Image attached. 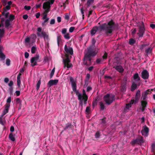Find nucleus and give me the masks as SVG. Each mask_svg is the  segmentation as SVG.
Wrapping results in <instances>:
<instances>
[{
  "label": "nucleus",
  "mask_w": 155,
  "mask_h": 155,
  "mask_svg": "<svg viewBox=\"0 0 155 155\" xmlns=\"http://www.w3.org/2000/svg\"><path fill=\"white\" fill-rule=\"evenodd\" d=\"M107 56V54L106 53H105L104 54V55L103 56V58H103V60H104V59H106Z\"/></svg>",
  "instance_id": "a18cd8bd"
},
{
  "label": "nucleus",
  "mask_w": 155,
  "mask_h": 155,
  "mask_svg": "<svg viewBox=\"0 0 155 155\" xmlns=\"http://www.w3.org/2000/svg\"><path fill=\"white\" fill-rule=\"evenodd\" d=\"M21 74L19 73L17 77V83L18 86L19 87L21 86Z\"/></svg>",
  "instance_id": "412c9836"
},
{
  "label": "nucleus",
  "mask_w": 155,
  "mask_h": 155,
  "mask_svg": "<svg viewBox=\"0 0 155 155\" xmlns=\"http://www.w3.org/2000/svg\"><path fill=\"white\" fill-rule=\"evenodd\" d=\"M75 28L74 27H71L69 29V31L70 33H72L74 31Z\"/></svg>",
  "instance_id": "c03bdc74"
},
{
  "label": "nucleus",
  "mask_w": 155,
  "mask_h": 155,
  "mask_svg": "<svg viewBox=\"0 0 155 155\" xmlns=\"http://www.w3.org/2000/svg\"><path fill=\"white\" fill-rule=\"evenodd\" d=\"M152 51V49L150 48H147L146 50V52L147 54H150L151 53Z\"/></svg>",
  "instance_id": "7c9ffc66"
},
{
  "label": "nucleus",
  "mask_w": 155,
  "mask_h": 155,
  "mask_svg": "<svg viewBox=\"0 0 155 155\" xmlns=\"http://www.w3.org/2000/svg\"><path fill=\"white\" fill-rule=\"evenodd\" d=\"M115 28V24L113 21H110L107 23H105L99 26H95L93 28L91 31V35H94L97 32H100L104 30L106 34L111 33Z\"/></svg>",
  "instance_id": "f257e3e1"
},
{
  "label": "nucleus",
  "mask_w": 155,
  "mask_h": 155,
  "mask_svg": "<svg viewBox=\"0 0 155 155\" xmlns=\"http://www.w3.org/2000/svg\"><path fill=\"white\" fill-rule=\"evenodd\" d=\"M81 14H82V16H83V19L84 18V11L83 10V8H81Z\"/></svg>",
  "instance_id": "052dcab7"
},
{
  "label": "nucleus",
  "mask_w": 155,
  "mask_h": 155,
  "mask_svg": "<svg viewBox=\"0 0 155 155\" xmlns=\"http://www.w3.org/2000/svg\"><path fill=\"white\" fill-rule=\"evenodd\" d=\"M39 58V55L37 54L35 56L32 57L31 60V65L32 66H34L36 65L37 62L38 61Z\"/></svg>",
  "instance_id": "9d476101"
},
{
  "label": "nucleus",
  "mask_w": 155,
  "mask_h": 155,
  "mask_svg": "<svg viewBox=\"0 0 155 155\" xmlns=\"http://www.w3.org/2000/svg\"><path fill=\"white\" fill-rule=\"evenodd\" d=\"M134 100H132L129 104H126L125 108L124 109V111L125 112H128L131 108L132 104H134Z\"/></svg>",
  "instance_id": "2eb2a0df"
},
{
  "label": "nucleus",
  "mask_w": 155,
  "mask_h": 155,
  "mask_svg": "<svg viewBox=\"0 0 155 155\" xmlns=\"http://www.w3.org/2000/svg\"><path fill=\"white\" fill-rule=\"evenodd\" d=\"M142 78L143 79H148L149 77V73L146 70H144L141 73Z\"/></svg>",
  "instance_id": "dca6fc26"
},
{
  "label": "nucleus",
  "mask_w": 155,
  "mask_h": 155,
  "mask_svg": "<svg viewBox=\"0 0 155 155\" xmlns=\"http://www.w3.org/2000/svg\"><path fill=\"white\" fill-rule=\"evenodd\" d=\"M115 96L114 95L107 94L104 97V99L106 103L110 104L114 100Z\"/></svg>",
  "instance_id": "6e6552de"
},
{
  "label": "nucleus",
  "mask_w": 155,
  "mask_h": 155,
  "mask_svg": "<svg viewBox=\"0 0 155 155\" xmlns=\"http://www.w3.org/2000/svg\"><path fill=\"white\" fill-rule=\"evenodd\" d=\"M140 90H138L135 96L136 100L135 101V103H136L138 99L140 98Z\"/></svg>",
  "instance_id": "4be33fe9"
},
{
  "label": "nucleus",
  "mask_w": 155,
  "mask_h": 155,
  "mask_svg": "<svg viewBox=\"0 0 155 155\" xmlns=\"http://www.w3.org/2000/svg\"><path fill=\"white\" fill-rule=\"evenodd\" d=\"M95 136L96 138L99 137L100 136L99 133L98 132H97L95 134Z\"/></svg>",
  "instance_id": "5fc2aeb1"
},
{
  "label": "nucleus",
  "mask_w": 155,
  "mask_h": 155,
  "mask_svg": "<svg viewBox=\"0 0 155 155\" xmlns=\"http://www.w3.org/2000/svg\"><path fill=\"white\" fill-rule=\"evenodd\" d=\"M143 128L141 131V133L143 136H147L148 135L149 129L146 126H144Z\"/></svg>",
  "instance_id": "ddd939ff"
},
{
  "label": "nucleus",
  "mask_w": 155,
  "mask_h": 155,
  "mask_svg": "<svg viewBox=\"0 0 155 155\" xmlns=\"http://www.w3.org/2000/svg\"><path fill=\"white\" fill-rule=\"evenodd\" d=\"M10 6L9 5H7L6 7L4 8V11L5 12H6L7 11L10 9Z\"/></svg>",
  "instance_id": "a19ab883"
},
{
  "label": "nucleus",
  "mask_w": 155,
  "mask_h": 155,
  "mask_svg": "<svg viewBox=\"0 0 155 155\" xmlns=\"http://www.w3.org/2000/svg\"><path fill=\"white\" fill-rule=\"evenodd\" d=\"M67 29L66 28H63L62 29L61 32L64 35L67 33Z\"/></svg>",
  "instance_id": "09e8293b"
},
{
  "label": "nucleus",
  "mask_w": 155,
  "mask_h": 155,
  "mask_svg": "<svg viewBox=\"0 0 155 155\" xmlns=\"http://www.w3.org/2000/svg\"><path fill=\"white\" fill-rule=\"evenodd\" d=\"M55 20L54 19H51L50 22V24L51 25H53L55 23Z\"/></svg>",
  "instance_id": "de8ad7c7"
},
{
  "label": "nucleus",
  "mask_w": 155,
  "mask_h": 155,
  "mask_svg": "<svg viewBox=\"0 0 155 155\" xmlns=\"http://www.w3.org/2000/svg\"><path fill=\"white\" fill-rule=\"evenodd\" d=\"M101 124L103 125L104 124L106 123V121L104 119H103L101 120Z\"/></svg>",
  "instance_id": "13d9d810"
},
{
  "label": "nucleus",
  "mask_w": 155,
  "mask_h": 155,
  "mask_svg": "<svg viewBox=\"0 0 155 155\" xmlns=\"http://www.w3.org/2000/svg\"><path fill=\"white\" fill-rule=\"evenodd\" d=\"M135 42V41L134 39L133 38H131L129 40V43L130 45H132L134 44V43Z\"/></svg>",
  "instance_id": "c756f323"
},
{
  "label": "nucleus",
  "mask_w": 155,
  "mask_h": 155,
  "mask_svg": "<svg viewBox=\"0 0 155 155\" xmlns=\"http://www.w3.org/2000/svg\"><path fill=\"white\" fill-rule=\"evenodd\" d=\"M21 102L20 99L19 98H17L16 99V103L17 104H19Z\"/></svg>",
  "instance_id": "bf43d9fd"
},
{
  "label": "nucleus",
  "mask_w": 155,
  "mask_h": 155,
  "mask_svg": "<svg viewBox=\"0 0 155 155\" xmlns=\"http://www.w3.org/2000/svg\"><path fill=\"white\" fill-rule=\"evenodd\" d=\"M61 41V36L60 35H58L57 36V41L58 45L59 46L60 43Z\"/></svg>",
  "instance_id": "393cba45"
},
{
  "label": "nucleus",
  "mask_w": 155,
  "mask_h": 155,
  "mask_svg": "<svg viewBox=\"0 0 155 155\" xmlns=\"http://www.w3.org/2000/svg\"><path fill=\"white\" fill-rule=\"evenodd\" d=\"M3 47L0 45V58L2 60H5V56L4 54L2 52V50Z\"/></svg>",
  "instance_id": "aec40b11"
},
{
  "label": "nucleus",
  "mask_w": 155,
  "mask_h": 155,
  "mask_svg": "<svg viewBox=\"0 0 155 155\" xmlns=\"http://www.w3.org/2000/svg\"><path fill=\"white\" fill-rule=\"evenodd\" d=\"M36 50V47L35 46H33L31 49V52L32 53L34 54Z\"/></svg>",
  "instance_id": "2f4dec72"
},
{
  "label": "nucleus",
  "mask_w": 155,
  "mask_h": 155,
  "mask_svg": "<svg viewBox=\"0 0 155 155\" xmlns=\"http://www.w3.org/2000/svg\"><path fill=\"white\" fill-rule=\"evenodd\" d=\"M28 16L26 15H23V18H24V19L25 20L27 19L28 18Z\"/></svg>",
  "instance_id": "e2e57ef3"
},
{
  "label": "nucleus",
  "mask_w": 155,
  "mask_h": 155,
  "mask_svg": "<svg viewBox=\"0 0 155 155\" xmlns=\"http://www.w3.org/2000/svg\"><path fill=\"white\" fill-rule=\"evenodd\" d=\"M55 71V68H54L52 70L50 74V78H51L53 76Z\"/></svg>",
  "instance_id": "ea45409f"
},
{
  "label": "nucleus",
  "mask_w": 155,
  "mask_h": 155,
  "mask_svg": "<svg viewBox=\"0 0 155 155\" xmlns=\"http://www.w3.org/2000/svg\"><path fill=\"white\" fill-rule=\"evenodd\" d=\"M136 31V29L135 28H134L132 30V34L133 35L135 34Z\"/></svg>",
  "instance_id": "338daca9"
},
{
  "label": "nucleus",
  "mask_w": 155,
  "mask_h": 155,
  "mask_svg": "<svg viewBox=\"0 0 155 155\" xmlns=\"http://www.w3.org/2000/svg\"><path fill=\"white\" fill-rule=\"evenodd\" d=\"M10 131L11 132H13L14 130V128L13 126H12L10 129Z\"/></svg>",
  "instance_id": "774afa93"
},
{
  "label": "nucleus",
  "mask_w": 155,
  "mask_h": 155,
  "mask_svg": "<svg viewBox=\"0 0 155 155\" xmlns=\"http://www.w3.org/2000/svg\"><path fill=\"white\" fill-rule=\"evenodd\" d=\"M6 64L8 66L10 65V59H7L6 60Z\"/></svg>",
  "instance_id": "79ce46f5"
},
{
  "label": "nucleus",
  "mask_w": 155,
  "mask_h": 155,
  "mask_svg": "<svg viewBox=\"0 0 155 155\" xmlns=\"http://www.w3.org/2000/svg\"><path fill=\"white\" fill-rule=\"evenodd\" d=\"M57 20L58 22H60L61 21V18L60 17H58L57 18Z\"/></svg>",
  "instance_id": "680f3d73"
},
{
  "label": "nucleus",
  "mask_w": 155,
  "mask_h": 155,
  "mask_svg": "<svg viewBox=\"0 0 155 155\" xmlns=\"http://www.w3.org/2000/svg\"><path fill=\"white\" fill-rule=\"evenodd\" d=\"M90 107H86V112L87 114H89L90 112Z\"/></svg>",
  "instance_id": "8fccbe9b"
},
{
  "label": "nucleus",
  "mask_w": 155,
  "mask_h": 155,
  "mask_svg": "<svg viewBox=\"0 0 155 155\" xmlns=\"http://www.w3.org/2000/svg\"><path fill=\"white\" fill-rule=\"evenodd\" d=\"M11 97H8L7 100V103L6 104L9 103V104H10V103L11 102Z\"/></svg>",
  "instance_id": "3c124183"
},
{
  "label": "nucleus",
  "mask_w": 155,
  "mask_h": 155,
  "mask_svg": "<svg viewBox=\"0 0 155 155\" xmlns=\"http://www.w3.org/2000/svg\"><path fill=\"white\" fill-rule=\"evenodd\" d=\"M10 21L9 19H7L5 21V26L7 27H8L10 25Z\"/></svg>",
  "instance_id": "c85d7f7f"
},
{
  "label": "nucleus",
  "mask_w": 155,
  "mask_h": 155,
  "mask_svg": "<svg viewBox=\"0 0 155 155\" xmlns=\"http://www.w3.org/2000/svg\"><path fill=\"white\" fill-rule=\"evenodd\" d=\"M43 1H45V0H43ZM46 1V2H48L49 4L50 5H52L53 4L54 2V0H45Z\"/></svg>",
  "instance_id": "72a5a7b5"
},
{
  "label": "nucleus",
  "mask_w": 155,
  "mask_h": 155,
  "mask_svg": "<svg viewBox=\"0 0 155 155\" xmlns=\"http://www.w3.org/2000/svg\"><path fill=\"white\" fill-rule=\"evenodd\" d=\"M25 41L26 43L31 42V40L30 37H27L25 38Z\"/></svg>",
  "instance_id": "e433bc0d"
},
{
  "label": "nucleus",
  "mask_w": 155,
  "mask_h": 155,
  "mask_svg": "<svg viewBox=\"0 0 155 155\" xmlns=\"http://www.w3.org/2000/svg\"><path fill=\"white\" fill-rule=\"evenodd\" d=\"M149 92V90H147L145 91L142 94V96L141 98L142 100L141 103L142 107L141 108V109L142 111H143L145 110V108L147 104V102L145 100L146 99L147 96Z\"/></svg>",
  "instance_id": "423d86ee"
},
{
  "label": "nucleus",
  "mask_w": 155,
  "mask_h": 155,
  "mask_svg": "<svg viewBox=\"0 0 155 155\" xmlns=\"http://www.w3.org/2000/svg\"><path fill=\"white\" fill-rule=\"evenodd\" d=\"M31 7L29 6L25 5L24 7V8L25 9L29 10L31 9Z\"/></svg>",
  "instance_id": "49530a36"
},
{
  "label": "nucleus",
  "mask_w": 155,
  "mask_h": 155,
  "mask_svg": "<svg viewBox=\"0 0 155 155\" xmlns=\"http://www.w3.org/2000/svg\"><path fill=\"white\" fill-rule=\"evenodd\" d=\"M93 2V0H88L87 2V5L88 6H89L91 5Z\"/></svg>",
  "instance_id": "f704fd0d"
},
{
  "label": "nucleus",
  "mask_w": 155,
  "mask_h": 155,
  "mask_svg": "<svg viewBox=\"0 0 155 155\" xmlns=\"http://www.w3.org/2000/svg\"><path fill=\"white\" fill-rule=\"evenodd\" d=\"M36 34L38 37H43L45 41H47V42L49 41L50 39L48 33L42 31V28L41 27L38 28Z\"/></svg>",
  "instance_id": "20e7f679"
},
{
  "label": "nucleus",
  "mask_w": 155,
  "mask_h": 155,
  "mask_svg": "<svg viewBox=\"0 0 155 155\" xmlns=\"http://www.w3.org/2000/svg\"><path fill=\"white\" fill-rule=\"evenodd\" d=\"M13 84V82L12 81H10L8 85L10 87H12V86Z\"/></svg>",
  "instance_id": "864d4df0"
},
{
  "label": "nucleus",
  "mask_w": 155,
  "mask_h": 155,
  "mask_svg": "<svg viewBox=\"0 0 155 155\" xmlns=\"http://www.w3.org/2000/svg\"><path fill=\"white\" fill-rule=\"evenodd\" d=\"M58 82V80H50L48 83V85L49 87L53 85H56Z\"/></svg>",
  "instance_id": "f3484780"
},
{
  "label": "nucleus",
  "mask_w": 155,
  "mask_h": 155,
  "mask_svg": "<svg viewBox=\"0 0 155 155\" xmlns=\"http://www.w3.org/2000/svg\"><path fill=\"white\" fill-rule=\"evenodd\" d=\"M64 50L66 53L68 54L72 55L73 54L72 48L69 47H68L66 45L65 46Z\"/></svg>",
  "instance_id": "4468645a"
},
{
  "label": "nucleus",
  "mask_w": 155,
  "mask_h": 155,
  "mask_svg": "<svg viewBox=\"0 0 155 155\" xmlns=\"http://www.w3.org/2000/svg\"><path fill=\"white\" fill-rule=\"evenodd\" d=\"M41 84V80L40 79L37 82L36 84V89L37 91H38L40 87Z\"/></svg>",
  "instance_id": "bb28decb"
},
{
  "label": "nucleus",
  "mask_w": 155,
  "mask_h": 155,
  "mask_svg": "<svg viewBox=\"0 0 155 155\" xmlns=\"http://www.w3.org/2000/svg\"><path fill=\"white\" fill-rule=\"evenodd\" d=\"M97 51L93 49L91 47H90L87 49V51L85 54L83 61L84 64L85 65L87 64V61L89 62L91 60V57L92 56H94L97 54Z\"/></svg>",
  "instance_id": "7ed1b4c3"
},
{
  "label": "nucleus",
  "mask_w": 155,
  "mask_h": 155,
  "mask_svg": "<svg viewBox=\"0 0 155 155\" xmlns=\"http://www.w3.org/2000/svg\"><path fill=\"white\" fill-rule=\"evenodd\" d=\"M144 142V140L142 137L140 136L139 137L136 139L134 140L131 142L132 144H140Z\"/></svg>",
  "instance_id": "9b49d317"
},
{
  "label": "nucleus",
  "mask_w": 155,
  "mask_h": 155,
  "mask_svg": "<svg viewBox=\"0 0 155 155\" xmlns=\"http://www.w3.org/2000/svg\"><path fill=\"white\" fill-rule=\"evenodd\" d=\"M115 69L120 73L123 72L124 69L123 67L120 65L116 66L114 67Z\"/></svg>",
  "instance_id": "6ab92c4d"
},
{
  "label": "nucleus",
  "mask_w": 155,
  "mask_h": 155,
  "mask_svg": "<svg viewBox=\"0 0 155 155\" xmlns=\"http://www.w3.org/2000/svg\"><path fill=\"white\" fill-rule=\"evenodd\" d=\"M0 124H1L2 125H4V123L2 121V117H0Z\"/></svg>",
  "instance_id": "0e129e2a"
},
{
  "label": "nucleus",
  "mask_w": 155,
  "mask_h": 155,
  "mask_svg": "<svg viewBox=\"0 0 155 155\" xmlns=\"http://www.w3.org/2000/svg\"><path fill=\"white\" fill-rule=\"evenodd\" d=\"M15 93L16 94V96H18L20 94V92L19 91H16Z\"/></svg>",
  "instance_id": "69168bd1"
},
{
  "label": "nucleus",
  "mask_w": 155,
  "mask_h": 155,
  "mask_svg": "<svg viewBox=\"0 0 155 155\" xmlns=\"http://www.w3.org/2000/svg\"><path fill=\"white\" fill-rule=\"evenodd\" d=\"M14 18V16L12 15H10L9 19L10 21H12Z\"/></svg>",
  "instance_id": "37998d69"
},
{
  "label": "nucleus",
  "mask_w": 155,
  "mask_h": 155,
  "mask_svg": "<svg viewBox=\"0 0 155 155\" xmlns=\"http://www.w3.org/2000/svg\"><path fill=\"white\" fill-rule=\"evenodd\" d=\"M134 79L135 81H140V78L138 74L136 73L134 75Z\"/></svg>",
  "instance_id": "b1692460"
},
{
  "label": "nucleus",
  "mask_w": 155,
  "mask_h": 155,
  "mask_svg": "<svg viewBox=\"0 0 155 155\" xmlns=\"http://www.w3.org/2000/svg\"><path fill=\"white\" fill-rule=\"evenodd\" d=\"M48 2H45L43 4V8L44 10V12L42 19L44 21L41 24L43 26L46 25L49 20V18L47 17V14L49 12L51 8L50 5L49 4Z\"/></svg>",
  "instance_id": "f03ea898"
},
{
  "label": "nucleus",
  "mask_w": 155,
  "mask_h": 155,
  "mask_svg": "<svg viewBox=\"0 0 155 155\" xmlns=\"http://www.w3.org/2000/svg\"><path fill=\"white\" fill-rule=\"evenodd\" d=\"M66 56V58L65 59H63V63L64 64V68H66L68 70L69 68L72 67L73 65L71 63L70 59L67 54Z\"/></svg>",
  "instance_id": "1a4fd4ad"
},
{
  "label": "nucleus",
  "mask_w": 155,
  "mask_h": 155,
  "mask_svg": "<svg viewBox=\"0 0 155 155\" xmlns=\"http://www.w3.org/2000/svg\"><path fill=\"white\" fill-rule=\"evenodd\" d=\"M104 61V60H103V58H101L97 59L96 61V62L97 64H99L101 62H102Z\"/></svg>",
  "instance_id": "4c0bfd02"
},
{
  "label": "nucleus",
  "mask_w": 155,
  "mask_h": 155,
  "mask_svg": "<svg viewBox=\"0 0 155 155\" xmlns=\"http://www.w3.org/2000/svg\"><path fill=\"white\" fill-rule=\"evenodd\" d=\"M152 149L153 150H155V143H153L152 144Z\"/></svg>",
  "instance_id": "6e6d98bb"
},
{
  "label": "nucleus",
  "mask_w": 155,
  "mask_h": 155,
  "mask_svg": "<svg viewBox=\"0 0 155 155\" xmlns=\"http://www.w3.org/2000/svg\"><path fill=\"white\" fill-rule=\"evenodd\" d=\"M4 33V31L3 29H0V37H2L3 36Z\"/></svg>",
  "instance_id": "58836bf2"
},
{
  "label": "nucleus",
  "mask_w": 155,
  "mask_h": 155,
  "mask_svg": "<svg viewBox=\"0 0 155 155\" xmlns=\"http://www.w3.org/2000/svg\"><path fill=\"white\" fill-rule=\"evenodd\" d=\"M10 105L9 103L6 104L5 105V107L4 110H3L2 113V116H3L5 115L8 112L9 107Z\"/></svg>",
  "instance_id": "a211bd4d"
},
{
  "label": "nucleus",
  "mask_w": 155,
  "mask_h": 155,
  "mask_svg": "<svg viewBox=\"0 0 155 155\" xmlns=\"http://www.w3.org/2000/svg\"><path fill=\"white\" fill-rule=\"evenodd\" d=\"M30 37L31 40V43H33L35 42L36 38V36L35 34L31 35Z\"/></svg>",
  "instance_id": "5701e85b"
},
{
  "label": "nucleus",
  "mask_w": 155,
  "mask_h": 155,
  "mask_svg": "<svg viewBox=\"0 0 155 155\" xmlns=\"http://www.w3.org/2000/svg\"><path fill=\"white\" fill-rule=\"evenodd\" d=\"M29 56V54L27 52H25V57L26 58H28Z\"/></svg>",
  "instance_id": "4d7b16f0"
},
{
  "label": "nucleus",
  "mask_w": 155,
  "mask_h": 155,
  "mask_svg": "<svg viewBox=\"0 0 155 155\" xmlns=\"http://www.w3.org/2000/svg\"><path fill=\"white\" fill-rule=\"evenodd\" d=\"M137 26L139 27L138 32L137 34L139 38H141L145 32V29L144 27L143 23V22H138Z\"/></svg>",
  "instance_id": "0eeeda50"
},
{
  "label": "nucleus",
  "mask_w": 155,
  "mask_h": 155,
  "mask_svg": "<svg viewBox=\"0 0 155 155\" xmlns=\"http://www.w3.org/2000/svg\"><path fill=\"white\" fill-rule=\"evenodd\" d=\"M64 37L66 39H69L70 38L69 34V33H66L64 35Z\"/></svg>",
  "instance_id": "473e14b6"
},
{
  "label": "nucleus",
  "mask_w": 155,
  "mask_h": 155,
  "mask_svg": "<svg viewBox=\"0 0 155 155\" xmlns=\"http://www.w3.org/2000/svg\"><path fill=\"white\" fill-rule=\"evenodd\" d=\"M9 138L10 139L13 141L15 140V138L12 133L10 134L9 135Z\"/></svg>",
  "instance_id": "cd10ccee"
},
{
  "label": "nucleus",
  "mask_w": 155,
  "mask_h": 155,
  "mask_svg": "<svg viewBox=\"0 0 155 155\" xmlns=\"http://www.w3.org/2000/svg\"><path fill=\"white\" fill-rule=\"evenodd\" d=\"M137 88V85L135 83L133 82L132 85L131 90L132 91L134 90Z\"/></svg>",
  "instance_id": "a878e982"
},
{
  "label": "nucleus",
  "mask_w": 155,
  "mask_h": 155,
  "mask_svg": "<svg viewBox=\"0 0 155 155\" xmlns=\"http://www.w3.org/2000/svg\"><path fill=\"white\" fill-rule=\"evenodd\" d=\"M99 104L101 109L102 110H104V106L103 103L102 102H100Z\"/></svg>",
  "instance_id": "c9c22d12"
},
{
  "label": "nucleus",
  "mask_w": 155,
  "mask_h": 155,
  "mask_svg": "<svg viewBox=\"0 0 155 155\" xmlns=\"http://www.w3.org/2000/svg\"><path fill=\"white\" fill-rule=\"evenodd\" d=\"M3 14L5 16V17L7 18V17L9 15V13L8 12H5L4 11V12H3Z\"/></svg>",
  "instance_id": "603ef678"
},
{
  "label": "nucleus",
  "mask_w": 155,
  "mask_h": 155,
  "mask_svg": "<svg viewBox=\"0 0 155 155\" xmlns=\"http://www.w3.org/2000/svg\"><path fill=\"white\" fill-rule=\"evenodd\" d=\"M76 95L78 97V99L80 101V104L82 106L83 100H84V103L86 104V101L87 100V96L86 95L85 91L84 90H83V94H81L78 91L76 92Z\"/></svg>",
  "instance_id": "39448f33"
},
{
  "label": "nucleus",
  "mask_w": 155,
  "mask_h": 155,
  "mask_svg": "<svg viewBox=\"0 0 155 155\" xmlns=\"http://www.w3.org/2000/svg\"><path fill=\"white\" fill-rule=\"evenodd\" d=\"M70 81L71 83V84L73 90V91L75 92L76 94V92L78 91H77V86L76 82L74 81L73 78L72 77H71L70 78Z\"/></svg>",
  "instance_id": "f8f14e48"
}]
</instances>
